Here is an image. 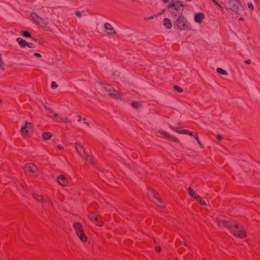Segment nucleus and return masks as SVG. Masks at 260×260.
<instances>
[{"mask_svg": "<svg viewBox=\"0 0 260 260\" xmlns=\"http://www.w3.org/2000/svg\"><path fill=\"white\" fill-rule=\"evenodd\" d=\"M230 232L235 236L240 238H243L246 236V232L242 225L238 223H234L233 225L225 224Z\"/></svg>", "mask_w": 260, "mask_h": 260, "instance_id": "nucleus-1", "label": "nucleus"}, {"mask_svg": "<svg viewBox=\"0 0 260 260\" xmlns=\"http://www.w3.org/2000/svg\"><path fill=\"white\" fill-rule=\"evenodd\" d=\"M230 10L232 11L240 14L243 11V8L240 2L238 0H229Z\"/></svg>", "mask_w": 260, "mask_h": 260, "instance_id": "nucleus-2", "label": "nucleus"}, {"mask_svg": "<svg viewBox=\"0 0 260 260\" xmlns=\"http://www.w3.org/2000/svg\"><path fill=\"white\" fill-rule=\"evenodd\" d=\"M174 24L175 26L181 30H184L188 28L186 20L181 15L174 21Z\"/></svg>", "mask_w": 260, "mask_h": 260, "instance_id": "nucleus-3", "label": "nucleus"}, {"mask_svg": "<svg viewBox=\"0 0 260 260\" xmlns=\"http://www.w3.org/2000/svg\"><path fill=\"white\" fill-rule=\"evenodd\" d=\"M73 227L80 240L83 242H85L87 238L83 233L81 224L78 222H75Z\"/></svg>", "mask_w": 260, "mask_h": 260, "instance_id": "nucleus-4", "label": "nucleus"}, {"mask_svg": "<svg viewBox=\"0 0 260 260\" xmlns=\"http://www.w3.org/2000/svg\"><path fill=\"white\" fill-rule=\"evenodd\" d=\"M102 88H103L106 91L108 92L109 94L113 98H120L121 95L115 89L112 88L109 85H104L101 83L100 84Z\"/></svg>", "mask_w": 260, "mask_h": 260, "instance_id": "nucleus-5", "label": "nucleus"}, {"mask_svg": "<svg viewBox=\"0 0 260 260\" xmlns=\"http://www.w3.org/2000/svg\"><path fill=\"white\" fill-rule=\"evenodd\" d=\"M27 175H30V173H34L37 170L35 165L32 164H27L23 168Z\"/></svg>", "mask_w": 260, "mask_h": 260, "instance_id": "nucleus-6", "label": "nucleus"}, {"mask_svg": "<svg viewBox=\"0 0 260 260\" xmlns=\"http://www.w3.org/2000/svg\"><path fill=\"white\" fill-rule=\"evenodd\" d=\"M88 218L93 222H94L96 225L101 226L102 225V221H100L99 217L98 216H93L92 215L89 214L87 215Z\"/></svg>", "mask_w": 260, "mask_h": 260, "instance_id": "nucleus-7", "label": "nucleus"}, {"mask_svg": "<svg viewBox=\"0 0 260 260\" xmlns=\"http://www.w3.org/2000/svg\"><path fill=\"white\" fill-rule=\"evenodd\" d=\"M57 181L61 186H67L68 184V181L66 177L63 175H60L58 177Z\"/></svg>", "mask_w": 260, "mask_h": 260, "instance_id": "nucleus-8", "label": "nucleus"}, {"mask_svg": "<svg viewBox=\"0 0 260 260\" xmlns=\"http://www.w3.org/2000/svg\"><path fill=\"white\" fill-rule=\"evenodd\" d=\"M158 133H159L160 134L162 135L166 138H168V139L171 140L175 142L177 141V138H176L175 137H174L173 136L171 135L170 134H169L168 132H167L166 131H158Z\"/></svg>", "mask_w": 260, "mask_h": 260, "instance_id": "nucleus-9", "label": "nucleus"}, {"mask_svg": "<svg viewBox=\"0 0 260 260\" xmlns=\"http://www.w3.org/2000/svg\"><path fill=\"white\" fill-rule=\"evenodd\" d=\"M75 148L80 156H82V153L85 151L83 146L79 142L75 144Z\"/></svg>", "mask_w": 260, "mask_h": 260, "instance_id": "nucleus-10", "label": "nucleus"}, {"mask_svg": "<svg viewBox=\"0 0 260 260\" xmlns=\"http://www.w3.org/2000/svg\"><path fill=\"white\" fill-rule=\"evenodd\" d=\"M104 26H105V29L106 30L107 32L109 34H115V30L114 29L113 27L112 26V25L108 23H106L104 25Z\"/></svg>", "mask_w": 260, "mask_h": 260, "instance_id": "nucleus-11", "label": "nucleus"}, {"mask_svg": "<svg viewBox=\"0 0 260 260\" xmlns=\"http://www.w3.org/2000/svg\"><path fill=\"white\" fill-rule=\"evenodd\" d=\"M174 9L176 11L178 12V13H180V8L183 7V5L181 3V2L178 0H174Z\"/></svg>", "mask_w": 260, "mask_h": 260, "instance_id": "nucleus-12", "label": "nucleus"}, {"mask_svg": "<svg viewBox=\"0 0 260 260\" xmlns=\"http://www.w3.org/2000/svg\"><path fill=\"white\" fill-rule=\"evenodd\" d=\"M46 109L48 110V112L50 114H53L54 117L56 119V120L58 121H60L63 120V118L60 117L59 115H58L57 113H54L52 110L48 107H46Z\"/></svg>", "mask_w": 260, "mask_h": 260, "instance_id": "nucleus-13", "label": "nucleus"}, {"mask_svg": "<svg viewBox=\"0 0 260 260\" xmlns=\"http://www.w3.org/2000/svg\"><path fill=\"white\" fill-rule=\"evenodd\" d=\"M204 18V15L201 13H198L194 17V21L198 23H201Z\"/></svg>", "mask_w": 260, "mask_h": 260, "instance_id": "nucleus-14", "label": "nucleus"}, {"mask_svg": "<svg viewBox=\"0 0 260 260\" xmlns=\"http://www.w3.org/2000/svg\"><path fill=\"white\" fill-rule=\"evenodd\" d=\"M163 24L167 28H171L172 26L171 21L168 18H165L163 20Z\"/></svg>", "mask_w": 260, "mask_h": 260, "instance_id": "nucleus-15", "label": "nucleus"}, {"mask_svg": "<svg viewBox=\"0 0 260 260\" xmlns=\"http://www.w3.org/2000/svg\"><path fill=\"white\" fill-rule=\"evenodd\" d=\"M82 158H84V159H85L87 161H91L92 162V158H91V156H90L88 153L87 152L85 151V152H83L82 153V156H80Z\"/></svg>", "mask_w": 260, "mask_h": 260, "instance_id": "nucleus-16", "label": "nucleus"}, {"mask_svg": "<svg viewBox=\"0 0 260 260\" xmlns=\"http://www.w3.org/2000/svg\"><path fill=\"white\" fill-rule=\"evenodd\" d=\"M16 41H17V42L19 43V45L21 47H24L25 46H26V42L25 41L23 40L22 39H21L20 38H18L16 39Z\"/></svg>", "mask_w": 260, "mask_h": 260, "instance_id": "nucleus-17", "label": "nucleus"}, {"mask_svg": "<svg viewBox=\"0 0 260 260\" xmlns=\"http://www.w3.org/2000/svg\"><path fill=\"white\" fill-rule=\"evenodd\" d=\"M36 23L39 25L44 27L46 25L47 23L42 18L40 17V19H38Z\"/></svg>", "mask_w": 260, "mask_h": 260, "instance_id": "nucleus-18", "label": "nucleus"}, {"mask_svg": "<svg viewBox=\"0 0 260 260\" xmlns=\"http://www.w3.org/2000/svg\"><path fill=\"white\" fill-rule=\"evenodd\" d=\"M36 23L39 25L44 27L46 25L47 23L42 18L40 17V19H38Z\"/></svg>", "mask_w": 260, "mask_h": 260, "instance_id": "nucleus-19", "label": "nucleus"}, {"mask_svg": "<svg viewBox=\"0 0 260 260\" xmlns=\"http://www.w3.org/2000/svg\"><path fill=\"white\" fill-rule=\"evenodd\" d=\"M148 195L149 196H150V195H152L156 200H157L158 201H160V199L157 196V192L153 190H151L149 191Z\"/></svg>", "mask_w": 260, "mask_h": 260, "instance_id": "nucleus-20", "label": "nucleus"}, {"mask_svg": "<svg viewBox=\"0 0 260 260\" xmlns=\"http://www.w3.org/2000/svg\"><path fill=\"white\" fill-rule=\"evenodd\" d=\"M21 134L23 136L28 134L31 132V131L28 129H26L25 127H22L21 129Z\"/></svg>", "mask_w": 260, "mask_h": 260, "instance_id": "nucleus-21", "label": "nucleus"}, {"mask_svg": "<svg viewBox=\"0 0 260 260\" xmlns=\"http://www.w3.org/2000/svg\"><path fill=\"white\" fill-rule=\"evenodd\" d=\"M188 192L189 193L191 196V197L193 198H199V195H197L196 194H195L192 189L190 188H189L188 189Z\"/></svg>", "mask_w": 260, "mask_h": 260, "instance_id": "nucleus-22", "label": "nucleus"}, {"mask_svg": "<svg viewBox=\"0 0 260 260\" xmlns=\"http://www.w3.org/2000/svg\"><path fill=\"white\" fill-rule=\"evenodd\" d=\"M51 137V134L48 132L44 133L43 134V138L44 140H48Z\"/></svg>", "mask_w": 260, "mask_h": 260, "instance_id": "nucleus-23", "label": "nucleus"}, {"mask_svg": "<svg viewBox=\"0 0 260 260\" xmlns=\"http://www.w3.org/2000/svg\"><path fill=\"white\" fill-rule=\"evenodd\" d=\"M31 19L36 23L38 19H40V17L35 13H32L31 15Z\"/></svg>", "mask_w": 260, "mask_h": 260, "instance_id": "nucleus-24", "label": "nucleus"}, {"mask_svg": "<svg viewBox=\"0 0 260 260\" xmlns=\"http://www.w3.org/2000/svg\"><path fill=\"white\" fill-rule=\"evenodd\" d=\"M217 71L219 74H222V75H228L227 72L225 71L224 70H223L222 69L218 68L217 69Z\"/></svg>", "mask_w": 260, "mask_h": 260, "instance_id": "nucleus-25", "label": "nucleus"}, {"mask_svg": "<svg viewBox=\"0 0 260 260\" xmlns=\"http://www.w3.org/2000/svg\"><path fill=\"white\" fill-rule=\"evenodd\" d=\"M188 135H189L191 136H192L196 138V139L197 140L198 142L200 144V142L199 140L198 137L196 133H193L192 132H189Z\"/></svg>", "mask_w": 260, "mask_h": 260, "instance_id": "nucleus-26", "label": "nucleus"}, {"mask_svg": "<svg viewBox=\"0 0 260 260\" xmlns=\"http://www.w3.org/2000/svg\"><path fill=\"white\" fill-rule=\"evenodd\" d=\"M132 106L133 108H134L135 109H138L140 107V104L138 102H133L132 103Z\"/></svg>", "mask_w": 260, "mask_h": 260, "instance_id": "nucleus-27", "label": "nucleus"}, {"mask_svg": "<svg viewBox=\"0 0 260 260\" xmlns=\"http://www.w3.org/2000/svg\"><path fill=\"white\" fill-rule=\"evenodd\" d=\"M21 34H22V35L24 37H25V38H29V37H30V33L27 32V31H22Z\"/></svg>", "mask_w": 260, "mask_h": 260, "instance_id": "nucleus-28", "label": "nucleus"}, {"mask_svg": "<svg viewBox=\"0 0 260 260\" xmlns=\"http://www.w3.org/2000/svg\"><path fill=\"white\" fill-rule=\"evenodd\" d=\"M23 127H25L26 129H29L31 131V127H32V125H31V123L26 122L25 125V126H23Z\"/></svg>", "mask_w": 260, "mask_h": 260, "instance_id": "nucleus-29", "label": "nucleus"}, {"mask_svg": "<svg viewBox=\"0 0 260 260\" xmlns=\"http://www.w3.org/2000/svg\"><path fill=\"white\" fill-rule=\"evenodd\" d=\"M34 198L35 199H36V200H37L38 201H43L42 197H41L38 194H34Z\"/></svg>", "mask_w": 260, "mask_h": 260, "instance_id": "nucleus-30", "label": "nucleus"}, {"mask_svg": "<svg viewBox=\"0 0 260 260\" xmlns=\"http://www.w3.org/2000/svg\"><path fill=\"white\" fill-rule=\"evenodd\" d=\"M177 133L180 134H188L189 133V131L186 129H183L181 131H177Z\"/></svg>", "mask_w": 260, "mask_h": 260, "instance_id": "nucleus-31", "label": "nucleus"}, {"mask_svg": "<svg viewBox=\"0 0 260 260\" xmlns=\"http://www.w3.org/2000/svg\"><path fill=\"white\" fill-rule=\"evenodd\" d=\"M174 88L175 90H176V91H177L178 92H181L182 91V89L178 86H177V85L174 86Z\"/></svg>", "mask_w": 260, "mask_h": 260, "instance_id": "nucleus-32", "label": "nucleus"}, {"mask_svg": "<svg viewBox=\"0 0 260 260\" xmlns=\"http://www.w3.org/2000/svg\"><path fill=\"white\" fill-rule=\"evenodd\" d=\"M170 13V15L173 17H176L177 16V13L174 11H171Z\"/></svg>", "mask_w": 260, "mask_h": 260, "instance_id": "nucleus-33", "label": "nucleus"}, {"mask_svg": "<svg viewBox=\"0 0 260 260\" xmlns=\"http://www.w3.org/2000/svg\"><path fill=\"white\" fill-rule=\"evenodd\" d=\"M174 6H175L174 5V0H172L171 4H169L168 6V8L170 9V8H174Z\"/></svg>", "mask_w": 260, "mask_h": 260, "instance_id": "nucleus-34", "label": "nucleus"}, {"mask_svg": "<svg viewBox=\"0 0 260 260\" xmlns=\"http://www.w3.org/2000/svg\"><path fill=\"white\" fill-rule=\"evenodd\" d=\"M57 85L55 82H51V87L52 88H57Z\"/></svg>", "mask_w": 260, "mask_h": 260, "instance_id": "nucleus-35", "label": "nucleus"}, {"mask_svg": "<svg viewBox=\"0 0 260 260\" xmlns=\"http://www.w3.org/2000/svg\"><path fill=\"white\" fill-rule=\"evenodd\" d=\"M3 64H4V62L2 60V55L0 54V68H2Z\"/></svg>", "mask_w": 260, "mask_h": 260, "instance_id": "nucleus-36", "label": "nucleus"}, {"mask_svg": "<svg viewBox=\"0 0 260 260\" xmlns=\"http://www.w3.org/2000/svg\"><path fill=\"white\" fill-rule=\"evenodd\" d=\"M248 7L249 8V9H254V7L252 5V3H249L248 4Z\"/></svg>", "mask_w": 260, "mask_h": 260, "instance_id": "nucleus-37", "label": "nucleus"}, {"mask_svg": "<svg viewBox=\"0 0 260 260\" xmlns=\"http://www.w3.org/2000/svg\"><path fill=\"white\" fill-rule=\"evenodd\" d=\"M26 46L29 48H32L33 47V44L32 43H26Z\"/></svg>", "mask_w": 260, "mask_h": 260, "instance_id": "nucleus-38", "label": "nucleus"}, {"mask_svg": "<svg viewBox=\"0 0 260 260\" xmlns=\"http://www.w3.org/2000/svg\"><path fill=\"white\" fill-rule=\"evenodd\" d=\"M200 203L201 204L204 205H206V203L203 200H202V199H200Z\"/></svg>", "mask_w": 260, "mask_h": 260, "instance_id": "nucleus-39", "label": "nucleus"}, {"mask_svg": "<svg viewBox=\"0 0 260 260\" xmlns=\"http://www.w3.org/2000/svg\"><path fill=\"white\" fill-rule=\"evenodd\" d=\"M155 17V16H152L146 18L145 20H150V19H152L154 18Z\"/></svg>", "mask_w": 260, "mask_h": 260, "instance_id": "nucleus-40", "label": "nucleus"}, {"mask_svg": "<svg viewBox=\"0 0 260 260\" xmlns=\"http://www.w3.org/2000/svg\"><path fill=\"white\" fill-rule=\"evenodd\" d=\"M217 138L218 140H221L222 139V136L220 135H217Z\"/></svg>", "mask_w": 260, "mask_h": 260, "instance_id": "nucleus-41", "label": "nucleus"}, {"mask_svg": "<svg viewBox=\"0 0 260 260\" xmlns=\"http://www.w3.org/2000/svg\"><path fill=\"white\" fill-rule=\"evenodd\" d=\"M75 15L78 16V17H80L81 16V13L79 12H75Z\"/></svg>", "mask_w": 260, "mask_h": 260, "instance_id": "nucleus-42", "label": "nucleus"}, {"mask_svg": "<svg viewBox=\"0 0 260 260\" xmlns=\"http://www.w3.org/2000/svg\"><path fill=\"white\" fill-rule=\"evenodd\" d=\"M34 55H35V56H36V57H41V54H39V53H35L34 54Z\"/></svg>", "mask_w": 260, "mask_h": 260, "instance_id": "nucleus-43", "label": "nucleus"}, {"mask_svg": "<svg viewBox=\"0 0 260 260\" xmlns=\"http://www.w3.org/2000/svg\"><path fill=\"white\" fill-rule=\"evenodd\" d=\"M245 63H247V64H250V62H251V60L250 59H247V60H246L245 61Z\"/></svg>", "mask_w": 260, "mask_h": 260, "instance_id": "nucleus-44", "label": "nucleus"}, {"mask_svg": "<svg viewBox=\"0 0 260 260\" xmlns=\"http://www.w3.org/2000/svg\"><path fill=\"white\" fill-rule=\"evenodd\" d=\"M170 128L173 129V131H175V132H177V131H178V130L176 129L173 126L170 125Z\"/></svg>", "mask_w": 260, "mask_h": 260, "instance_id": "nucleus-45", "label": "nucleus"}, {"mask_svg": "<svg viewBox=\"0 0 260 260\" xmlns=\"http://www.w3.org/2000/svg\"><path fill=\"white\" fill-rule=\"evenodd\" d=\"M194 199H196V200L199 203H200V199H201L200 197L199 196V198H194Z\"/></svg>", "mask_w": 260, "mask_h": 260, "instance_id": "nucleus-46", "label": "nucleus"}, {"mask_svg": "<svg viewBox=\"0 0 260 260\" xmlns=\"http://www.w3.org/2000/svg\"><path fill=\"white\" fill-rule=\"evenodd\" d=\"M156 250L157 252H159L160 251V247H156Z\"/></svg>", "mask_w": 260, "mask_h": 260, "instance_id": "nucleus-47", "label": "nucleus"}, {"mask_svg": "<svg viewBox=\"0 0 260 260\" xmlns=\"http://www.w3.org/2000/svg\"><path fill=\"white\" fill-rule=\"evenodd\" d=\"M64 120H65L66 121H67V122H71V120H70L69 119H68V118H66L64 119Z\"/></svg>", "mask_w": 260, "mask_h": 260, "instance_id": "nucleus-48", "label": "nucleus"}, {"mask_svg": "<svg viewBox=\"0 0 260 260\" xmlns=\"http://www.w3.org/2000/svg\"><path fill=\"white\" fill-rule=\"evenodd\" d=\"M57 147L59 149H62L63 148L62 146L61 145H58Z\"/></svg>", "mask_w": 260, "mask_h": 260, "instance_id": "nucleus-49", "label": "nucleus"}, {"mask_svg": "<svg viewBox=\"0 0 260 260\" xmlns=\"http://www.w3.org/2000/svg\"><path fill=\"white\" fill-rule=\"evenodd\" d=\"M78 117H79V120L78 121H80V119H81V116L80 115H78Z\"/></svg>", "mask_w": 260, "mask_h": 260, "instance_id": "nucleus-50", "label": "nucleus"}, {"mask_svg": "<svg viewBox=\"0 0 260 260\" xmlns=\"http://www.w3.org/2000/svg\"><path fill=\"white\" fill-rule=\"evenodd\" d=\"M164 3H167L168 0H162Z\"/></svg>", "mask_w": 260, "mask_h": 260, "instance_id": "nucleus-51", "label": "nucleus"}, {"mask_svg": "<svg viewBox=\"0 0 260 260\" xmlns=\"http://www.w3.org/2000/svg\"><path fill=\"white\" fill-rule=\"evenodd\" d=\"M84 124L86 125H89L88 123L87 122H84Z\"/></svg>", "mask_w": 260, "mask_h": 260, "instance_id": "nucleus-52", "label": "nucleus"}, {"mask_svg": "<svg viewBox=\"0 0 260 260\" xmlns=\"http://www.w3.org/2000/svg\"><path fill=\"white\" fill-rule=\"evenodd\" d=\"M49 202L51 203V204H52V206H53V203L51 202V200H49Z\"/></svg>", "mask_w": 260, "mask_h": 260, "instance_id": "nucleus-53", "label": "nucleus"}, {"mask_svg": "<svg viewBox=\"0 0 260 260\" xmlns=\"http://www.w3.org/2000/svg\"><path fill=\"white\" fill-rule=\"evenodd\" d=\"M165 11H166V10H164L162 11V13L165 12Z\"/></svg>", "mask_w": 260, "mask_h": 260, "instance_id": "nucleus-54", "label": "nucleus"}, {"mask_svg": "<svg viewBox=\"0 0 260 260\" xmlns=\"http://www.w3.org/2000/svg\"><path fill=\"white\" fill-rule=\"evenodd\" d=\"M212 1H213L214 3H215L216 4H217V3H216V2H215L214 0H212Z\"/></svg>", "mask_w": 260, "mask_h": 260, "instance_id": "nucleus-55", "label": "nucleus"}, {"mask_svg": "<svg viewBox=\"0 0 260 260\" xmlns=\"http://www.w3.org/2000/svg\"><path fill=\"white\" fill-rule=\"evenodd\" d=\"M243 20V19H242V18H241L240 19V20Z\"/></svg>", "mask_w": 260, "mask_h": 260, "instance_id": "nucleus-56", "label": "nucleus"}, {"mask_svg": "<svg viewBox=\"0 0 260 260\" xmlns=\"http://www.w3.org/2000/svg\"><path fill=\"white\" fill-rule=\"evenodd\" d=\"M257 3H259V0H257Z\"/></svg>", "mask_w": 260, "mask_h": 260, "instance_id": "nucleus-57", "label": "nucleus"}, {"mask_svg": "<svg viewBox=\"0 0 260 260\" xmlns=\"http://www.w3.org/2000/svg\"><path fill=\"white\" fill-rule=\"evenodd\" d=\"M257 3H259V0H257Z\"/></svg>", "mask_w": 260, "mask_h": 260, "instance_id": "nucleus-58", "label": "nucleus"}, {"mask_svg": "<svg viewBox=\"0 0 260 260\" xmlns=\"http://www.w3.org/2000/svg\"><path fill=\"white\" fill-rule=\"evenodd\" d=\"M1 101V100L0 99V102Z\"/></svg>", "mask_w": 260, "mask_h": 260, "instance_id": "nucleus-59", "label": "nucleus"}]
</instances>
